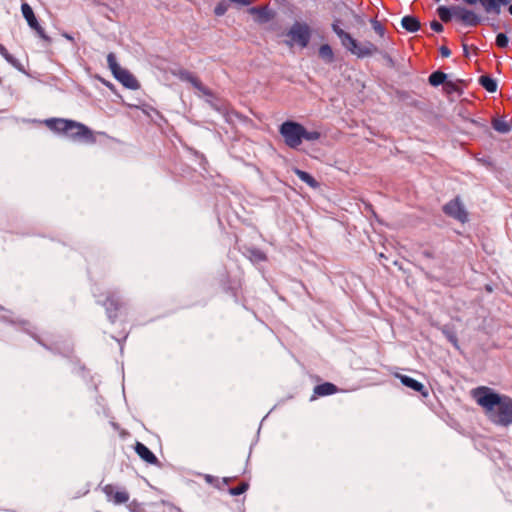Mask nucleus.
Masks as SVG:
<instances>
[{
  "label": "nucleus",
  "instance_id": "9",
  "mask_svg": "<svg viewBox=\"0 0 512 512\" xmlns=\"http://www.w3.org/2000/svg\"><path fill=\"white\" fill-rule=\"evenodd\" d=\"M114 77L129 89H138L139 83L137 79L126 69L120 68L115 72Z\"/></svg>",
  "mask_w": 512,
  "mask_h": 512
},
{
  "label": "nucleus",
  "instance_id": "28",
  "mask_svg": "<svg viewBox=\"0 0 512 512\" xmlns=\"http://www.w3.org/2000/svg\"><path fill=\"white\" fill-rule=\"evenodd\" d=\"M440 52L443 57H449L451 54L450 50L445 46L440 48Z\"/></svg>",
  "mask_w": 512,
  "mask_h": 512
},
{
  "label": "nucleus",
  "instance_id": "25",
  "mask_svg": "<svg viewBox=\"0 0 512 512\" xmlns=\"http://www.w3.org/2000/svg\"><path fill=\"white\" fill-rule=\"evenodd\" d=\"M438 15L443 21H448L450 18V12L445 7L438 8Z\"/></svg>",
  "mask_w": 512,
  "mask_h": 512
},
{
  "label": "nucleus",
  "instance_id": "8",
  "mask_svg": "<svg viewBox=\"0 0 512 512\" xmlns=\"http://www.w3.org/2000/svg\"><path fill=\"white\" fill-rule=\"evenodd\" d=\"M103 490L108 499L115 504L126 503L129 500V494L126 491L118 490L113 485H106Z\"/></svg>",
  "mask_w": 512,
  "mask_h": 512
},
{
  "label": "nucleus",
  "instance_id": "19",
  "mask_svg": "<svg viewBox=\"0 0 512 512\" xmlns=\"http://www.w3.org/2000/svg\"><path fill=\"white\" fill-rule=\"evenodd\" d=\"M480 83L490 93H493L497 90L496 81L488 76H481Z\"/></svg>",
  "mask_w": 512,
  "mask_h": 512
},
{
  "label": "nucleus",
  "instance_id": "16",
  "mask_svg": "<svg viewBox=\"0 0 512 512\" xmlns=\"http://www.w3.org/2000/svg\"><path fill=\"white\" fill-rule=\"evenodd\" d=\"M319 56L322 58L325 62L331 63L334 60V53L330 45L323 44L319 48Z\"/></svg>",
  "mask_w": 512,
  "mask_h": 512
},
{
  "label": "nucleus",
  "instance_id": "29",
  "mask_svg": "<svg viewBox=\"0 0 512 512\" xmlns=\"http://www.w3.org/2000/svg\"><path fill=\"white\" fill-rule=\"evenodd\" d=\"M215 12L217 15H221L223 13V10L222 8H216Z\"/></svg>",
  "mask_w": 512,
  "mask_h": 512
},
{
  "label": "nucleus",
  "instance_id": "10",
  "mask_svg": "<svg viewBox=\"0 0 512 512\" xmlns=\"http://www.w3.org/2000/svg\"><path fill=\"white\" fill-rule=\"evenodd\" d=\"M396 376L400 379L402 384L405 385L406 387L411 388L414 391L420 392L424 397H426L428 395V392L424 389L423 384L418 382L417 380H415L409 376L401 375V374H397Z\"/></svg>",
  "mask_w": 512,
  "mask_h": 512
},
{
  "label": "nucleus",
  "instance_id": "4",
  "mask_svg": "<svg viewBox=\"0 0 512 512\" xmlns=\"http://www.w3.org/2000/svg\"><path fill=\"white\" fill-rule=\"evenodd\" d=\"M332 29L340 38L342 45L353 55L357 57H366L374 54L377 48L371 42L359 43L349 33L345 32L338 21L332 24Z\"/></svg>",
  "mask_w": 512,
  "mask_h": 512
},
{
  "label": "nucleus",
  "instance_id": "7",
  "mask_svg": "<svg viewBox=\"0 0 512 512\" xmlns=\"http://www.w3.org/2000/svg\"><path fill=\"white\" fill-rule=\"evenodd\" d=\"M444 212L462 223L468 220V213L458 198L448 202L444 206Z\"/></svg>",
  "mask_w": 512,
  "mask_h": 512
},
{
  "label": "nucleus",
  "instance_id": "11",
  "mask_svg": "<svg viewBox=\"0 0 512 512\" xmlns=\"http://www.w3.org/2000/svg\"><path fill=\"white\" fill-rule=\"evenodd\" d=\"M250 13L260 22H267L275 15L274 11L266 6L261 8H251Z\"/></svg>",
  "mask_w": 512,
  "mask_h": 512
},
{
  "label": "nucleus",
  "instance_id": "14",
  "mask_svg": "<svg viewBox=\"0 0 512 512\" xmlns=\"http://www.w3.org/2000/svg\"><path fill=\"white\" fill-rule=\"evenodd\" d=\"M401 25L408 32H416L420 27L419 21L412 16L403 17L401 20Z\"/></svg>",
  "mask_w": 512,
  "mask_h": 512
},
{
  "label": "nucleus",
  "instance_id": "23",
  "mask_svg": "<svg viewBox=\"0 0 512 512\" xmlns=\"http://www.w3.org/2000/svg\"><path fill=\"white\" fill-rule=\"evenodd\" d=\"M509 44V39L508 37L503 34V33H499L497 36H496V45L500 48H506Z\"/></svg>",
  "mask_w": 512,
  "mask_h": 512
},
{
  "label": "nucleus",
  "instance_id": "15",
  "mask_svg": "<svg viewBox=\"0 0 512 512\" xmlns=\"http://www.w3.org/2000/svg\"><path fill=\"white\" fill-rule=\"evenodd\" d=\"M337 391V388L332 383H324L315 387L314 392L319 396H326L333 394Z\"/></svg>",
  "mask_w": 512,
  "mask_h": 512
},
{
  "label": "nucleus",
  "instance_id": "5",
  "mask_svg": "<svg viewBox=\"0 0 512 512\" xmlns=\"http://www.w3.org/2000/svg\"><path fill=\"white\" fill-rule=\"evenodd\" d=\"M285 36V42L288 46L305 48L311 39V28L307 23L297 21L289 28Z\"/></svg>",
  "mask_w": 512,
  "mask_h": 512
},
{
  "label": "nucleus",
  "instance_id": "22",
  "mask_svg": "<svg viewBox=\"0 0 512 512\" xmlns=\"http://www.w3.org/2000/svg\"><path fill=\"white\" fill-rule=\"evenodd\" d=\"M180 79L191 82L195 87H199V81L189 72L184 71L179 74Z\"/></svg>",
  "mask_w": 512,
  "mask_h": 512
},
{
  "label": "nucleus",
  "instance_id": "13",
  "mask_svg": "<svg viewBox=\"0 0 512 512\" xmlns=\"http://www.w3.org/2000/svg\"><path fill=\"white\" fill-rule=\"evenodd\" d=\"M135 450L137 454L146 462L153 464L157 461L155 455L144 444L137 443Z\"/></svg>",
  "mask_w": 512,
  "mask_h": 512
},
{
  "label": "nucleus",
  "instance_id": "32",
  "mask_svg": "<svg viewBox=\"0 0 512 512\" xmlns=\"http://www.w3.org/2000/svg\"><path fill=\"white\" fill-rule=\"evenodd\" d=\"M509 12L512 15V5L509 7Z\"/></svg>",
  "mask_w": 512,
  "mask_h": 512
},
{
  "label": "nucleus",
  "instance_id": "26",
  "mask_svg": "<svg viewBox=\"0 0 512 512\" xmlns=\"http://www.w3.org/2000/svg\"><path fill=\"white\" fill-rule=\"evenodd\" d=\"M0 54L8 61H11L12 60V57L11 55L8 53V51L6 50V48L0 44Z\"/></svg>",
  "mask_w": 512,
  "mask_h": 512
},
{
  "label": "nucleus",
  "instance_id": "24",
  "mask_svg": "<svg viewBox=\"0 0 512 512\" xmlns=\"http://www.w3.org/2000/svg\"><path fill=\"white\" fill-rule=\"evenodd\" d=\"M247 488H248V485L246 483H243L238 487L230 489V493L232 495H240V494L244 493L247 490Z\"/></svg>",
  "mask_w": 512,
  "mask_h": 512
},
{
  "label": "nucleus",
  "instance_id": "18",
  "mask_svg": "<svg viewBox=\"0 0 512 512\" xmlns=\"http://www.w3.org/2000/svg\"><path fill=\"white\" fill-rule=\"evenodd\" d=\"M493 128L500 133H507L510 130V125L504 118H496L492 122Z\"/></svg>",
  "mask_w": 512,
  "mask_h": 512
},
{
  "label": "nucleus",
  "instance_id": "1",
  "mask_svg": "<svg viewBox=\"0 0 512 512\" xmlns=\"http://www.w3.org/2000/svg\"><path fill=\"white\" fill-rule=\"evenodd\" d=\"M471 396L492 423L500 426L512 424V398L486 386L473 389Z\"/></svg>",
  "mask_w": 512,
  "mask_h": 512
},
{
  "label": "nucleus",
  "instance_id": "21",
  "mask_svg": "<svg viewBox=\"0 0 512 512\" xmlns=\"http://www.w3.org/2000/svg\"><path fill=\"white\" fill-rule=\"evenodd\" d=\"M107 63H108V66L112 72V74H114L115 72H117L120 68H122L118 63H117V60H116V57L113 53H109L108 56H107Z\"/></svg>",
  "mask_w": 512,
  "mask_h": 512
},
{
  "label": "nucleus",
  "instance_id": "31",
  "mask_svg": "<svg viewBox=\"0 0 512 512\" xmlns=\"http://www.w3.org/2000/svg\"><path fill=\"white\" fill-rule=\"evenodd\" d=\"M64 37H65L66 39L70 40V41H72V40H73V38H72L70 35H68V34H64Z\"/></svg>",
  "mask_w": 512,
  "mask_h": 512
},
{
  "label": "nucleus",
  "instance_id": "3",
  "mask_svg": "<svg viewBox=\"0 0 512 512\" xmlns=\"http://www.w3.org/2000/svg\"><path fill=\"white\" fill-rule=\"evenodd\" d=\"M280 134L285 144L293 149L298 148L303 140L316 141L321 136L320 132L307 130L303 125L293 121L284 122L280 126Z\"/></svg>",
  "mask_w": 512,
  "mask_h": 512
},
{
  "label": "nucleus",
  "instance_id": "12",
  "mask_svg": "<svg viewBox=\"0 0 512 512\" xmlns=\"http://www.w3.org/2000/svg\"><path fill=\"white\" fill-rule=\"evenodd\" d=\"M458 18L469 26H476L479 23V17L472 11L460 10L457 13Z\"/></svg>",
  "mask_w": 512,
  "mask_h": 512
},
{
  "label": "nucleus",
  "instance_id": "20",
  "mask_svg": "<svg viewBox=\"0 0 512 512\" xmlns=\"http://www.w3.org/2000/svg\"><path fill=\"white\" fill-rule=\"evenodd\" d=\"M446 77L447 76L445 73L436 71L429 76V83L432 86H438L440 84L445 83Z\"/></svg>",
  "mask_w": 512,
  "mask_h": 512
},
{
  "label": "nucleus",
  "instance_id": "17",
  "mask_svg": "<svg viewBox=\"0 0 512 512\" xmlns=\"http://www.w3.org/2000/svg\"><path fill=\"white\" fill-rule=\"evenodd\" d=\"M295 174L305 183H307L310 187L316 188L318 186L317 181L307 172L295 169Z\"/></svg>",
  "mask_w": 512,
  "mask_h": 512
},
{
  "label": "nucleus",
  "instance_id": "30",
  "mask_svg": "<svg viewBox=\"0 0 512 512\" xmlns=\"http://www.w3.org/2000/svg\"><path fill=\"white\" fill-rule=\"evenodd\" d=\"M465 2H467L468 4H475L476 2H478V0H464Z\"/></svg>",
  "mask_w": 512,
  "mask_h": 512
},
{
  "label": "nucleus",
  "instance_id": "6",
  "mask_svg": "<svg viewBox=\"0 0 512 512\" xmlns=\"http://www.w3.org/2000/svg\"><path fill=\"white\" fill-rule=\"evenodd\" d=\"M21 11L29 27L33 29L40 38L49 41V37L46 35L44 29L39 24L31 6L28 3H23L21 5Z\"/></svg>",
  "mask_w": 512,
  "mask_h": 512
},
{
  "label": "nucleus",
  "instance_id": "2",
  "mask_svg": "<svg viewBox=\"0 0 512 512\" xmlns=\"http://www.w3.org/2000/svg\"><path fill=\"white\" fill-rule=\"evenodd\" d=\"M45 124L54 132L63 134L72 140L86 143H93L95 141L92 131L79 122L62 118H53L47 119Z\"/></svg>",
  "mask_w": 512,
  "mask_h": 512
},
{
  "label": "nucleus",
  "instance_id": "27",
  "mask_svg": "<svg viewBox=\"0 0 512 512\" xmlns=\"http://www.w3.org/2000/svg\"><path fill=\"white\" fill-rule=\"evenodd\" d=\"M431 28L436 32H441L443 30L442 24L437 21L431 23Z\"/></svg>",
  "mask_w": 512,
  "mask_h": 512
}]
</instances>
